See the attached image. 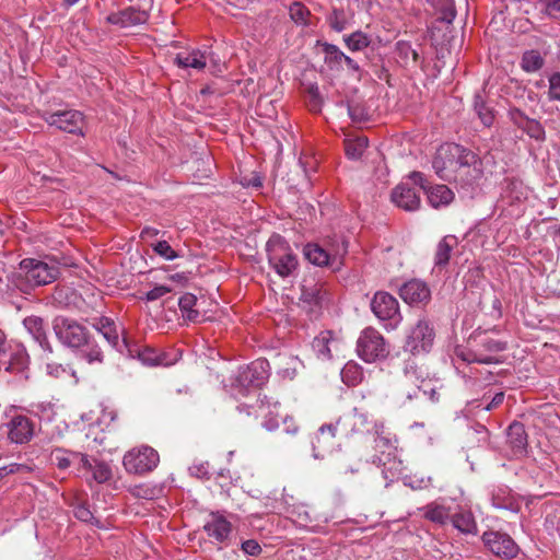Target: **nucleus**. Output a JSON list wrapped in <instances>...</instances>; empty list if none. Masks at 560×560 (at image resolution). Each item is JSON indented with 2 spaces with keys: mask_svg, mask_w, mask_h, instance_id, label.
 I'll use <instances>...</instances> for the list:
<instances>
[{
  "mask_svg": "<svg viewBox=\"0 0 560 560\" xmlns=\"http://www.w3.org/2000/svg\"><path fill=\"white\" fill-rule=\"evenodd\" d=\"M479 159L471 150L456 143H444L433 158L432 166L444 180L466 182L475 177Z\"/></svg>",
  "mask_w": 560,
  "mask_h": 560,
  "instance_id": "nucleus-1",
  "label": "nucleus"
},
{
  "mask_svg": "<svg viewBox=\"0 0 560 560\" xmlns=\"http://www.w3.org/2000/svg\"><path fill=\"white\" fill-rule=\"evenodd\" d=\"M368 423V417L354 410L346 413L335 422L323 424L313 439V455L315 458H324L336 445V438H348L363 431Z\"/></svg>",
  "mask_w": 560,
  "mask_h": 560,
  "instance_id": "nucleus-2",
  "label": "nucleus"
},
{
  "mask_svg": "<svg viewBox=\"0 0 560 560\" xmlns=\"http://www.w3.org/2000/svg\"><path fill=\"white\" fill-rule=\"evenodd\" d=\"M59 273L56 262L25 258L19 264V268L10 273L5 285L22 293H30L36 287L54 282Z\"/></svg>",
  "mask_w": 560,
  "mask_h": 560,
  "instance_id": "nucleus-3",
  "label": "nucleus"
},
{
  "mask_svg": "<svg viewBox=\"0 0 560 560\" xmlns=\"http://www.w3.org/2000/svg\"><path fill=\"white\" fill-rule=\"evenodd\" d=\"M474 340L477 341V349L458 346L454 350L455 358L465 363L499 364L503 362L498 353L506 350V341L493 339L487 334H479Z\"/></svg>",
  "mask_w": 560,
  "mask_h": 560,
  "instance_id": "nucleus-4",
  "label": "nucleus"
},
{
  "mask_svg": "<svg viewBox=\"0 0 560 560\" xmlns=\"http://www.w3.org/2000/svg\"><path fill=\"white\" fill-rule=\"evenodd\" d=\"M399 395L405 400L420 399L421 397L435 404L440 401V392L432 380L422 377L415 368H406L399 383Z\"/></svg>",
  "mask_w": 560,
  "mask_h": 560,
  "instance_id": "nucleus-5",
  "label": "nucleus"
},
{
  "mask_svg": "<svg viewBox=\"0 0 560 560\" xmlns=\"http://www.w3.org/2000/svg\"><path fill=\"white\" fill-rule=\"evenodd\" d=\"M266 249L269 265L280 277H289L298 269V257L281 235H271L266 244Z\"/></svg>",
  "mask_w": 560,
  "mask_h": 560,
  "instance_id": "nucleus-6",
  "label": "nucleus"
},
{
  "mask_svg": "<svg viewBox=\"0 0 560 560\" xmlns=\"http://www.w3.org/2000/svg\"><path fill=\"white\" fill-rule=\"evenodd\" d=\"M358 355L368 363L384 360L389 354V347L380 331L373 327L363 329L357 341Z\"/></svg>",
  "mask_w": 560,
  "mask_h": 560,
  "instance_id": "nucleus-7",
  "label": "nucleus"
},
{
  "mask_svg": "<svg viewBox=\"0 0 560 560\" xmlns=\"http://www.w3.org/2000/svg\"><path fill=\"white\" fill-rule=\"evenodd\" d=\"M52 330L59 342L70 349L82 348L90 336L85 326L66 316H56L54 318Z\"/></svg>",
  "mask_w": 560,
  "mask_h": 560,
  "instance_id": "nucleus-8",
  "label": "nucleus"
},
{
  "mask_svg": "<svg viewBox=\"0 0 560 560\" xmlns=\"http://www.w3.org/2000/svg\"><path fill=\"white\" fill-rule=\"evenodd\" d=\"M371 310L387 330L396 329L402 320L399 303L388 292H376L371 301Z\"/></svg>",
  "mask_w": 560,
  "mask_h": 560,
  "instance_id": "nucleus-9",
  "label": "nucleus"
},
{
  "mask_svg": "<svg viewBox=\"0 0 560 560\" xmlns=\"http://www.w3.org/2000/svg\"><path fill=\"white\" fill-rule=\"evenodd\" d=\"M159 462V453L148 445L131 448L122 458V465L126 471L133 475L151 472L158 467Z\"/></svg>",
  "mask_w": 560,
  "mask_h": 560,
  "instance_id": "nucleus-10",
  "label": "nucleus"
},
{
  "mask_svg": "<svg viewBox=\"0 0 560 560\" xmlns=\"http://www.w3.org/2000/svg\"><path fill=\"white\" fill-rule=\"evenodd\" d=\"M269 375V362L265 359H257L238 369L234 386L240 387V392L249 390V388L257 389L268 381Z\"/></svg>",
  "mask_w": 560,
  "mask_h": 560,
  "instance_id": "nucleus-11",
  "label": "nucleus"
},
{
  "mask_svg": "<svg viewBox=\"0 0 560 560\" xmlns=\"http://www.w3.org/2000/svg\"><path fill=\"white\" fill-rule=\"evenodd\" d=\"M434 329L430 322L420 319L408 332L404 350L411 354L428 353L434 341Z\"/></svg>",
  "mask_w": 560,
  "mask_h": 560,
  "instance_id": "nucleus-12",
  "label": "nucleus"
},
{
  "mask_svg": "<svg viewBox=\"0 0 560 560\" xmlns=\"http://www.w3.org/2000/svg\"><path fill=\"white\" fill-rule=\"evenodd\" d=\"M44 120L49 125L73 135L84 136V116L75 109L58 110L46 114Z\"/></svg>",
  "mask_w": 560,
  "mask_h": 560,
  "instance_id": "nucleus-13",
  "label": "nucleus"
},
{
  "mask_svg": "<svg viewBox=\"0 0 560 560\" xmlns=\"http://www.w3.org/2000/svg\"><path fill=\"white\" fill-rule=\"evenodd\" d=\"M481 539L485 546L498 557L512 559L518 553V546L505 533L487 530L482 534Z\"/></svg>",
  "mask_w": 560,
  "mask_h": 560,
  "instance_id": "nucleus-14",
  "label": "nucleus"
},
{
  "mask_svg": "<svg viewBox=\"0 0 560 560\" xmlns=\"http://www.w3.org/2000/svg\"><path fill=\"white\" fill-rule=\"evenodd\" d=\"M411 179L416 185H419L425 192L429 203L434 207L447 206L454 198L453 191L446 185L428 186V180L420 172H413Z\"/></svg>",
  "mask_w": 560,
  "mask_h": 560,
  "instance_id": "nucleus-15",
  "label": "nucleus"
},
{
  "mask_svg": "<svg viewBox=\"0 0 560 560\" xmlns=\"http://www.w3.org/2000/svg\"><path fill=\"white\" fill-rule=\"evenodd\" d=\"M399 296L409 305H425L431 300V290L424 281L412 279L399 288Z\"/></svg>",
  "mask_w": 560,
  "mask_h": 560,
  "instance_id": "nucleus-16",
  "label": "nucleus"
},
{
  "mask_svg": "<svg viewBox=\"0 0 560 560\" xmlns=\"http://www.w3.org/2000/svg\"><path fill=\"white\" fill-rule=\"evenodd\" d=\"M303 253L305 258L315 266L330 267L337 270L342 264L340 254L331 253L318 244H306Z\"/></svg>",
  "mask_w": 560,
  "mask_h": 560,
  "instance_id": "nucleus-17",
  "label": "nucleus"
},
{
  "mask_svg": "<svg viewBox=\"0 0 560 560\" xmlns=\"http://www.w3.org/2000/svg\"><path fill=\"white\" fill-rule=\"evenodd\" d=\"M122 347L125 348L128 357L137 358L145 365L154 366L170 364V362L165 359V354L159 353L153 348L147 346L130 345L126 338L122 339Z\"/></svg>",
  "mask_w": 560,
  "mask_h": 560,
  "instance_id": "nucleus-18",
  "label": "nucleus"
},
{
  "mask_svg": "<svg viewBox=\"0 0 560 560\" xmlns=\"http://www.w3.org/2000/svg\"><path fill=\"white\" fill-rule=\"evenodd\" d=\"M8 436L11 442L16 444H24L31 441L34 435V423L32 420L23 415L14 416L8 423Z\"/></svg>",
  "mask_w": 560,
  "mask_h": 560,
  "instance_id": "nucleus-19",
  "label": "nucleus"
},
{
  "mask_svg": "<svg viewBox=\"0 0 560 560\" xmlns=\"http://www.w3.org/2000/svg\"><path fill=\"white\" fill-rule=\"evenodd\" d=\"M312 348L322 360H329L341 352L342 343L332 331H322L312 342Z\"/></svg>",
  "mask_w": 560,
  "mask_h": 560,
  "instance_id": "nucleus-20",
  "label": "nucleus"
},
{
  "mask_svg": "<svg viewBox=\"0 0 560 560\" xmlns=\"http://www.w3.org/2000/svg\"><path fill=\"white\" fill-rule=\"evenodd\" d=\"M149 19V14L144 10L127 8L125 10L110 13L106 21L113 25L126 28L140 24H144Z\"/></svg>",
  "mask_w": 560,
  "mask_h": 560,
  "instance_id": "nucleus-21",
  "label": "nucleus"
},
{
  "mask_svg": "<svg viewBox=\"0 0 560 560\" xmlns=\"http://www.w3.org/2000/svg\"><path fill=\"white\" fill-rule=\"evenodd\" d=\"M392 201L399 208L413 211L420 206V197L415 190L407 184L397 185L392 191Z\"/></svg>",
  "mask_w": 560,
  "mask_h": 560,
  "instance_id": "nucleus-22",
  "label": "nucleus"
},
{
  "mask_svg": "<svg viewBox=\"0 0 560 560\" xmlns=\"http://www.w3.org/2000/svg\"><path fill=\"white\" fill-rule=\"evenodd\" d=\"M207 535L219 542H224L232 532L231 523L219 513H211L203 525Z\"/></svg>",
  "mask_w": 560,
  "mask_h": 560,
  "instance_id": "nucleus-23",
  "label": "nucleus"
},
{
  "mask_svg": "<svg viewBox=\"0 0 560 560\" xmlns=\"http://www.w3.org/2000/svg\"><path fill=\"white\" fill-rule=\"evenodd\" d=\"M451 523L454 528L464 535H477L478 525L474 513L464 506H458L451 515Z\"/></svg>",
  "mask_w": 560,
  "mask_h": 560,
  "instance_id": "nucleus-24",
  "label": "nucleus"
},
{
  "mask_svg": "<svg viewBox=\"0 0 560 560\" xmlns=\"http://www.w3.org/2000/svg\"><path fill=\"white\" fill-rule=\"evenodd\" d=\"M174 63L183 69L191 68L200 71L207 66V56L200 49L182 51L175 56Z\"/></svg>",
  "mask_w": 560,
  "mask_h": 560,
  "instance_id": "nucleus-25",
  "label": "nucleus"
},
{
  "mask_svg": "<svg viewBox=\"0 0 560 560\" xmlns=\"http://www.w3.org/2000/svg\"><path fill=\"white\" fill-rule=\"evenodd\" d=\"M508 443L515 456H521L526 452L527 434L523 423L513 422L510 424L508 429Z\"/></svg>",
  "mask_w": 560,
  "mask_h": 560,
  "instance_id": "nucleus-26",
  "label": "nucleus"
},
{
  "mask_svg": "<svg viewBox=\"0 0 560 560\" xmlns=\"http://www.w3.org/2000/svg\"><path fill=\"white\" fill-rule=\"evenodd\" d=\"M330 464L339 475L355 474L360 469V460L349 452H338L331 455Z\"/></svg>",
  "mask_w": 560,
  "mask_h": 560,
  "instance_id": "nucleus-27",
  "label": "nucleus"
},
{
  "mask_svg": "<svg viewBox=\"0 0 560 560\" xmlns=\"http://www.w3.org/2000/svg\"><path fill=\"white\" fill-rule=\"evenodd\" d=\"M24 327L33 336V338L39 343V346L48 351L52 352L51 345L46 336L44 320L38 316H28L23 320Z\"/></svg>",
  "mask_w": 560,
  "mask_h": 560,
  "instance_id": "nucleus-28",
  "label": "nucleus"
},
{
  "mask_svg": "<svg viewBox=\"0 0 560 560\" xmlns=\"http://www.w3.org/2000/svg\"><path fill=\"white\" fill-rule=\"evenodd\" d=\"M79 357L86 361L89 364H102L105 360V354L100 345L89 336L86 342L82 348H78Z\"/></svg>",
  "mask_w": 560,
  "mask_h": 560,
  "instance_id": "nucleus-29",
  "label": "nucleus"
},
{
  "mask_svg": "<svg viewBox=\"0 0 560 560\" xmlns=\"http://www.w3.org/2000/svg\"><path fill=\"white\" fill-rule=\"evenodd\" d=\"M457 245V238L453 235H447L443 237L436 247L435 252V266L444 267L448 264L451 258V253L453 248Z\"/></svg>",
  "mask_w": 560,
  "mask_h": 560,
  "instance_id": "nucleus-30",
  "label": "nucleus"
},
{
  "mask_svg": "<svg viewBox=\"0 0 560 560\" xmlns=\"http://www.w3.org/2000/svg\"><path fill=\"white\" fill-rule=\"evenodd\" d=\"M3 364L8 372H23L28 365V354L23 347L18 346L16 349L11 352L9 360L4 361Z\"/></svg>",
  "mask_w": 560,
  "mask_h": 560,
  "instance_id": "nucleus-31",
  "label": "nucleus"
},
{
  "mask_svg": "<svg viewBox=\"0 0 560 560\" xmlns=\"http://www.w3.org/2000/svg\"><path fill=\"white\" fill-rule=\"evenodd\" d=\"M504 197L510 200L511 203L514 201H521L527 198V187L521 179L508 178L504 185Z\"/></svg>",
  "mask_w": 560,
  "mask_h": 560,
  "instance_id": "nucleus-32",
  "label": "nucleus"
},
{
  "mask_svg": "<svg viewBox=\"0 0 560 560\" xmlns=\"http://www.w3.org/2000/svg\"><path fill=\"white\" fill-rule=\"evenodd\" d=\"M94 328L103 335L109 345L117 348L119 346V335L112 319L102 317L95 323Z\"/></svg>",
  "mask_w": 560,
  "mask_h": 560,
  "instance_id": "nucleus-33",
  "label": "nucleus"
},
{
  "mask_svg": "<svg viewBox=\"0 0 560 560\" xmlns=\"http://www.w3.org/2000/svg\"><path fill=\"white\" fill-rule=\"evenodd\" d=\"M451 509L436 503H430L424 508V517L433 523L445 525L451 521Z\"/></svg>",
  "mask_w": 560,
  "mask_h": 560,
  "instance_id": "nucleus-34",
  "label": "nucleus"
},
{
  "mask_svg": "<svg viewBox=\"0 0 560 560\" xmlns=\"http://www.w3.org/2000/svg\"><path fill=\"white\" fill-rule=\"evenodd\" d=\"M544 65L545 60L536 49L526 50L521 59V68L527 73L537 72Z\"/></svg>",
  "mask_w": 560,
  "mask_h": 560,
  "instance_id": "nucleus-35",
  "label": "nucleus"
},
{
  "mask_svg": "<svg viewBox=\"0 0 560 560\" xmlns=\"http://www.w3.org/2000/svg\"><path fill=\"white\" fill-rule=\"evenodd\" d=\"M197 298L192 293H185L178 300V306L183 314V317L189 322H197L200 314L195 308Z\"/></svg>",
  "mask_w": 560,
  "mask_h": 560,
  "instance_id": "nucleus-36",
  "label": "nucleus"
},
{
  "mask_svg": "<svg viewBox=\"0 0 560 560\" xmlns=\"http://www.w3.org/2000/svg\"><path fill=\"white\" fill-rule=\"evenodd\" d=\"M77 452L63 448H56L50 454L51 463L60 470L68 469L72 464H75Z\"/></svg>",
  "mask_w": 560,
  "mask_h": 560,
  "instance_id": "nucleus-37",
  "label": "nucleus"
},
{
  "mask_svg": "<svg viewBox=\"0 0 560 560\" xmlns=\"http://www.w3.org/2000/svg\"><path fill=\"white\" fill-rule=\"evenodd\" d=\"M396 439L385 431L384 424H375L374 444L381 453L395 448Z\"/></svg>",
  "mask_w": 560,
  "mask_h": 560,
  "instance_id": "nucleus-38",
  "label": "nucleus"
},
{
  "mask_svg": "<svg viewBox=\"0 0 560 560\" xmlns=\"http://www.w3.org/2000/svg\"><path fill=\"white\" fill-rule=\"evenodd\" d=\"M439 13V20L445 23H452L456 16L453 0H427Z\"/></svg>",
  "mask_w": 560,
  "mask_h": 560,
  "instance_id": "nucleus-39",
  "label": "nucleus"
},
{
  "mask_svg": "<svg viewBox=\"0 0 560 560\" xmlns=\"http://www.w3.org/2000/svg\"><path fill=\"white\" fill-rule=\"evenodd\" d=\"M369 140L366 137H357L354 139L345 140L346 155L351 160H358L362 156L368 148Z\"/></svg>",
  "mask_w": 560,
  "mask_h": 560,
  "instance_id": "nucleus-40",
  "label": "nucleus"
},
{
  "mask_svg": "<svg viewBox=\"0 0 560 560\" xmlns=\"http://www.w3.org/2000/svg\"><path fill=\"white\" fill-rule=\"evenodd\" d=\"M363 378L362 368L354 363L348 362L341 370V380L348 386L358 385Z\"/></svg>",
  "mask_w": 560,
  "mask_h": 560,
  "instance_id": "nucleus-41",
  "label": "nucleus"
},
{
  "mask_svg": "<svg viewBox=\"0 0 560 560\" xmlns=\"http://www.w3.org/2000/svg\"><path fill=\"white\" fill-rule=\"evenodd\" d=\"M289 14L295 24L301 26L310 25L311 11L302 2H293L289 7Z\"/></svg>",
  "mask_w": 560,
  "mask_h": 560,
  "instance_id": "nucleus-42",
  "label": "nucleus"
},
{
  "mask_svg": "<svg viewBox=\"0 0 560 560\" xmlns=\"http://www.w3.org/2000/svg\"><path fill=\"white\" fill-rule=\"evenodd\" d=\"M92 479L97 483L107 482L112 478V469L109 465L105 462L93 459L92 469Z\"/></svg>",
  "mask_w": 560,
  "mask_h": 560,
  "instance_id": "nucleus-43",
  "label": "nucleus"
},
{
  "mask_svg": "<svg viewBox=\"0 0 560 560\" xmlns=\"http://www.w3.org/2000/svg\"><path fill=\"white\" fill-rule=\"evenodd\" d=\"M346 45L352 51H359L366 48L371 44L370 37L363 32H354L345 38Z\"/></svg>",
  "mask_w": 560,
  "mask_h": 560,
  "instance_id": "nucleus-44",
  "label": "nucleus"
},
{
  "mask_svg": "<svg viewBox=\"0 0 560 560\" xmlns=\"http://www.w3.org/2000/svg\"><path fill=\"white\" fill-rule=\"evenodd\" d=\"M404 485L412 490H423L432 486V478L423 474H413L404 478Z\"/></svg>",
  "mask_w": 560,
  "mask_h": 560,
  "instance_id": "nucleus-45",
  "label": "nucleus"
},
{
  "mask_svg": "<svg viewBox=\"0 0 560 560\" xmlns=\"http://www.w3.org/2000/svg\"><path fill=\"white\" fill-rule=\"evenodd\" d=\"M522 130L526 132L527 136L537 141H544L546 138V132L542 125L538 120L533 118H529L526 121Z\"/></svg>",
  "mask_w": 560,
  "mask_h": 560,
  "instance_id": "nucleus-46",
  "label": "nucleus"
},
{
  "mask_svg": "<svg viewBox=\"0 0 560 560\" xmlns=\"http://www.w3.org/2000/svg\"><path fill=\"white\" fill-rule=\"evenodd\" d=\"M31 411L42 420H51L55 416L54 405L48 401L32 404Z\"/></svg>",
  "mask_w": 560,
  "mask_h": 560,
  "instance_id": "nucleus-47",
  "label": "nucleus"
},
{
  "mask_svg": "<svg viewBox=\"0 0 560 560\" xmlns=\"http://www.w3.org/2000/svg\"><path fill=\"white\" fill-rule=\"evenodd\" d=\"M329 26L336 32H342L346 28L347 20L342 9L334 8L328 16Z\"/></svg>",
  "mask_w": 560,
  "mask_h": 560,
  "instance_id": "nucleus-48",
  "label": "nucleus"
},
{
  "mask_svg": "<svg viewBox=\"0 0 560 560\" xmlns=\"http://www.w3.org/2000/svg\"><path fill=\"white\" fill-rule=\"evenodd\" d=\"M475 109L486 127H490L494 121V115L490 108H488L479 98L475 102Z\"/></svg>",
  "mask_w": 560,
  "mask_h": 560,
  "instance_id": "nucleus-49",
  "label": "nucleus"
},
{
  "mask_svg": "<svg viewBox=\"0 0 560 560\" xmlns=\"http://www.w3.org/2000/svg\"><path fill=\"white\" fill-rule=\"evenodd\" d=\"M492 505L497 509H512V499L509 493L500 489L498 492L492 494Z\"/></svg>",
  "mask_w": 560,
  "mask_h": 560,
  "instance_id": "nucleus-50",
  "label": "nucleus"
},
{
  "mask_svg": "<svg viewBox=\"0 0 560 560\" xmlns=\"http://www.w3.org/2000/svg\"><path fill=\"white\" fill-rule=\"evenodd\" d=\"M153 250L159 256L173 260L178 257L177 253L171 247V245L166 241H160L155 245H153Z\"/></svg>",
  "mask_w": 560,
  "mask_h": 560,
  "instance_id": "nucleus-51",
  "label": "nucleus"
},
{
  "mask_svg": "<svg viewBox=\"0 0 560 560\" xmlns=\"http://www.w3.org/2000/svg\"><path fill=\"white\" fill-rule=\"evenodd\" d=\"M548 100L556 101L560 97V72H553L549 79Z\"/></svg>",
  "mask_w": 560,
  "mask_h": 560,
  "instance_id": "nucleus-52",
  "label": "nucleus"
},
{
  "mask_svg": "<svg viewBox=\"0 0 560 560\" xmlns=\"http://www.w3.org/2000/svg\"><path fill=\"white\" fill-rule=\"evenodd\" d=\"M508 116L510 120L520 129H522L526 121L529 119V117L526 116L524 112L516 107L510 108Z\"/></svg>",
  "mask_w": 560,
  "mask_h": 560,
  "instance_id": "nucleus-53",
  "label": "nucleus"
},
{
  "mask_svg": "<svg viewBox=\"0 0 560 560\" xmlns=\"http://www.w3.org/2000/svg\"><path fill=\"white\" fill-rule=\"evenodd\" d=\"M308 106L313 112H318L320 109L322 98L317 86H311L308 89Z\"/></svg>",
  "mask_w": 560,
  "mask_h": 560,
  "instance_id": "nucleus-54",
  "label": "nucleus"
},
{
  "mask_svg": "<svg viewBox=\"0 0 560 560\" xmlns=\"http://www.w3.org/2000/svg\"><path fill=\"white\" fill-rule=\"evenodd\" d=\"M172 291L171 288L166 285H156L145 294V300L148 302L156 301L164 296L165 294L170 293Z\"/></svg>",
  "mask_w": 560,
  "mask_h": 560,
  "instance_id": "nucleus-55",
  "label": "nucleus"
},
{
  "mask_svg": "<svg viewBox=\"0 0 560 560\" xmlns=\"http://www.w3.org/2000/svg\"><path fill=\"white\" fill-rule=\"evenodd\" d=\"M324 51L331 60H335L336 62H341L342 58L345 57V54L336 45L332 44H325Z\"/></svg>",
  "mask_w": 560,
  "mask_h": 560,
  "instance_id": "nucleus-56",
  "label": "nucleus"
},
{
  "mask_svg": "<svg viewBox=\"0 0 560 560\" xmlns=\"http://www.w3.org/2000/svg\"><path fill=\"white\" fill-rule=\"evenodd\" d=\"M189 471L192 476L198 477V478H209L210 477L208 463L195 464L191 467H189Z\"/></svg>",
  "mask_w": 560,
  "mask_h": 560,
  "instance_id": "nucleus-57",
  "label": "nucleus"
},
{
  "mask_svg": "<svg viewBox=\"0 0 560 560\" xmlns=\"http://www.w3.org/2000/svg\"><path fill=\"white\" fill-rule=\"evenodd\" d=\"M74 515L78 520L89 523L93 518V514L85 504H79L74 508Z\"/></svg>",
  "mask_w": 560,
  "mask_h": 560,
  "instance_id": "nucleus-58",
  "label": "nucleus"
},
{
  "mask_svg": "<svg viewBox=\"0 0 560 560\" xmlns=\"http://www.w3.org/2000/svg\"><path fill=\"white\" fill-rule=\"evenodd\" d=\"M242 550L246 555L258 556L261 552V547L256 540L248 539L242 544Z\"/></svg>",
  "mask_w": 560,
  "mask_h": 560,
  "instance_id": "nucleus-59",
  "label": "nucleus"
},
{
  "mask_svg": "<svg viewBox=\"0 0 560 560\" xmlns=\"http://www.w3.org/2000/svg\"><path fill=\"white\" fill-rule=\"evenodd\" d=\"M77 455L75 463L79 465L78 470L80 471V469H84L90 471V469H92L93 460L84 453L77 452Z\"/></svg>",
  "mask_w": 560,
  "mask_h": 560,
  "instance_id": "nucleus-60",
  "label": "nucleus"
},
{
  "mask_svg": "<svg viewBox=\"0 0 560 560\" xmlns=\"http://www.w3.org/2000/svg\"><path fill=\"white\" fill-rule=\"evenodd\" d=\"M546 13L552 19L560 20V0H549L546 4Z\"/></svg>",
  "mask_w": 560,
  "mask_h": 560,
  "instance_id": "nucleus-61",
  "label": "nucleus"
},
{
  "mask_svg": "<svg viewBox=\"0 0 560 560\" xmlns=\"http://www.w3.org/2000/svg\"><path fill=\"white\" fill-rule=\"evenodd\" d=\"M241 184L245 187L260 188L262 186V179L259 175L252 174L249 177H243Z\"/></svg>",
  "mask_w": 560,
  "mask_h": 560,
  "instance_id": "nucleus-62",
  "label": "nucleus"
},
{
  "mask_svg": "<svg viewBox=\"0 0 560 560\" xmlns=\"http://www.w3.org/2000/svg\"><path fill=\"white\" fill-rule=\"evenodd\" d=\"M46 370L49 375H52L55 377H60L61 375L67 373L66 368L58 363H47Z\"/></svg>",
  "mask_w": 560,
  "mask_h": 560,
  "instance_id": "nucleus-63",
  "label": "nucleus"
},
{
  "mask_svg": "<svg viewBox=\"0 0 560 560\" xmlns=\"http://www.w3.org/2000/svg\"><path fill=\"white\" fill-rule=\"evenodd\" d=\"M503 400H504V393L503 392L497 393L493 396V398L491 399V401L488 404V406L486 407V410L495 409L503 402Z\"/></svg>",
  "mask_w": 560,
  "mask_h": 560,
  "instance_id": "nucleus-64",
  "label": "nucleus"
}]
</instances>
